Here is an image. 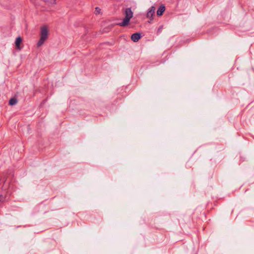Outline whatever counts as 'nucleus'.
<instances>
[{
	"instance_id": "nucleus-1",
	"label": "nucleus",
	"mask_w": 254,
	"mask_h": 254,
	"mask_svg": "<svg viewBox=\"0 0 254 254\" xmlns=\"http://www.w3.org/2000/svg\"><path fill=\"white\" fill-rule=\"evenodd\" d=\"M48 29L46 26H43L40 28V38L37 43V47L41 46L48 37Z\"/></svg>"
},
{
	"instance_id": "nucleus-6",
	"label": "nucleus",
	"mask_w": 254,
	"mask_h": 254,
	"mask_svg": "<svg viewBox=\"0 0 254 254\" xmlns=\"http://www.w3.org/2000/svg\"><path fill=\"white\" fill-rule=\"evenodd\" d=\"M22 41V38L20 36H19L16 38V40L15 41V46H16L17 49H18V50L21 49L20 45Z\"/></svg>"
},
{
	"instance_id": "nucleus-4",
	"label": "nucleus",
	"mask_w": 254,
	"mask_h": 254,
	"mask_svg": "<svg viewBox=\"0 0 254 254\" xmlns=\"http://www.w3.org/2000/svg\"><path fill=\"white\" fill-rule=\"evenodd\" d=\"M141 36L140 33H135L131 35V39L134 42H136L141 38Z\"/></svg>"
},
{
	"instance_id": "nucleus-2",
	"label": "nucleus",
	"mask_w": 254,
	"mask_h": 254,
	"mask_svg": "<svg viewBox=\"0 0 254 254\" xmlns=\"http://www.w3.org/2000/svg\"><path fill=\"white\" fill-rule=\"evenodd\" d=\"M125 17L123 21L118 24V25L122 27H125L127 25L130 19L133 16V12L130 8H127L125 11Z\"/></svg>"
},
{
	"instance_id": "nucleus-7",
	"label": "nucleus",
	"mask_w": 254,
	"mask_h": 254,
	"mask_svg": "<svg viewBox=\"0 0 254 254\" xmlns=\"http://www.w3.org/2000/svg\"><path fill=\"white\" fill-rule=\"evenodd\" d=\"M17 103V100L16 98L13 97L11 98L9 101V104L11 106L15 105Z\"/></svg>"
},
{
	"instance_id": "nucleus-9",
	"label": "nucleus",
	"mask_w": 254,
	"mask_h": 254,
	"mask_svg": "<svg viewBox=\"0 0 254 254\" xmlns=\"http://www.w3.org/2000/svg\"><path fill=\"white\" fill-rule=\"evenodd\" d=\"M4 200H5V197L3 195H0V202H3Z\"/></svg>"
},
{
	"instance_id": "nucleus-3",
	"label": "nucleus",
	"mask_w": 254,
	"mask_h": 254,
	"mask_svg": "<svg viewBox=\"0 0 254 254\" xmlns=\"http://www.w3.org/2000/svg\"><path fill=\"white\" fill-rule=\"evenodd\" d=\"M155 10L156 8L154 6H152L151 7H150L148 9L146 14L147 18H149L150 20H152L155 14Z\"/></svg>"
},
{
	"instance_id": "nucleus-5",
	"label": "nucleus",
	"mask_w": 254,
	"mask_h": 254,
	"mask_svg": "<svg viewBox=\"0 0 254 254\" xmlns=\"http://www.w3.org/2000/svg\"><path fill=\"white\" fill-rule=\"evenodd\" d=\"M165 6L163 4H161L157 11V16H160L162 15L163 13L165 11Z\"/></svg>"
},
{
	"instance_id": "nucleus-8",
	"label": "nucleus",
	"mask_w": 254,
	"mask_h": 254,
	"mask_svg": "<svg viewBox=\"0 0 254 254\" xmlns=\"http://www.w3.org/2000/svg\"><path fill=\"white\" fill-rule=\"evenodd\" d=\"M100 12H101V9L98 7H96L95 8V13L96 14H100Z\"/></svg>"
}]
</instances>
